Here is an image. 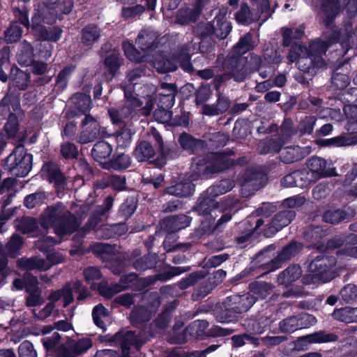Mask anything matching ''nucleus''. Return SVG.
Returning a JSON list of instances; mask_svg holds the SVG:
<instances>
[{
  "label": "nucleus",
  "instance_id": "7ed1b4c3",
  "mask_svg": "<svg viewBox=\"0 0 357 357\" xmlns=\"http://www.w3.org/2000/svg\"><path fill=\"white\" fill-rule=\"evenodd\" d=\"M247 56L236 51L228 53L226 56H224L223 54H219L215 63L217 65L220 64L225 72L218 74L212 80L213 89L218 91L222 85L231 79L236 82H244L246 79V70L245 68Z\"/></svg>",
  "mask_w": 357,
  "mask_h": 357
},
{
  "label": "nucleus",
  "instance_id": "412c9836",
  "mask_svg": "<svg viewBox=\"0 0 357 357\" xmlns=\"http://www.w3.org/2000/svg\"><path fill=\"white\" fill-rule=\"evenodd\" d=\"M213 176L234 167L233 159L227 157V152H215L209 156Z\"/></svg>",
  "mask_w": 357,
  "mask_h": 357
},
{
  "label": "nucleus",
  "instance_id": "4c0bfd02",
  "mask_svg": "<svg viewBox=\"0 0 357 357\" xmlns=\"http://www.w3.org/2000/svg\"><path fill=\"white\" fill-rule=\"evenodd\" d=\"M332 316L334 319L346 324L357 322V307L347 306L334 310Z\"/></svg>",
  "mask_w": 357,
  "mask_h": 357
},
{
  "label": "nucleus",
  "instance_id": "f03ea898",
  "mask_svg": "<svg viewBox=\"0 0 357 357\" xmlns=\"http://www.w3.org/2000/svg\"><path fill=\"white\" fill-rule=\"evenodd\" d=\"M39 224L43 229L52 228L55 234L63 237L76 231L80 223L69 211H62L56 206H50L40 214Z\"/></svg>",
  "mask_w": 357,
  "mask_h": 357
},
{
  "label": "nucleus",
  "instance_id": "a878e982",
  "mask_svg": "<svg viewBox=\"0 0 357 357\" xmlns=\"http://www.w3.org/2000/svg\"><path fill=\"white\" fill-rule=\"evenodd\" d=\"M356 98L351 102L348 101L343 107V112L347 122L345 128L349 132H357V89L355 90Z\"/></svg>",
  "mask_w": 357,
  "mask_h": 357
},
{
  "label": "nucleus",
  "instance_id": "ddd939ff",
  "mask_svg": "<svg viewBox=\"0 0 357 357\" xmlns=\"http://www.w3.org/2000/svg\"><path fill=\"white\" fill-rule=\"evenodd\" d=\"M190 267H179L169 266L162 272L155 274L152 278H141L138 280L137 284L140 286L139 289L144 290L147 287L155 283V281L166 282L174 276L181 275V273L190 271Z\"/></svg>",
  "mask_w": 357,
  "mask_h": 357
},
{
  "label": "nucleus",
  "instance_id": "4be33fe9",
  "mask_svg": "<svg viewBox=\"0 0 357 357\" xmlns=\"http://www.w3.org/2000/svg\"><path fill=\"white\" fill-rule=\"evenodd\" d=\"M123 63V59L121 58L119 52H112L107 54L103 60L105 76L110 80L116 77L119 74V69Z\"/></svg>",
  "mask_w": 357,
  "mask_h": 357
},
{
  "label": "nucleus",
  "instance_id": "1a4fd4ad",
  "mask_svg": "<svg viewBox=\"0 0 357 357\" xmlns=\"http://www.w3.org/2000/svg\"><path fill=\"white\" fill-rule=\"evenodd\" d=\"M338 340V335L333 333L319 331L298 337L293 342V350L301 351L307 350L310 344L333 342Z\"/></svg>",
  "mask_w": 357,
  "mask_h": 357
},
{
  "label": "nucleus",
  "instance_id": "4d7b16f0",
  "mask_svg": "<svg viewBox=\"0 0 357 357\" xmlns=\"http://www.w3.org/2000/svg\"><path fill=\"white\" fill-rule=\"evenodd\" d=\"M208 274V271L204 270L202 268V270L194 271L188 275L185 278L181 280L178 282V286L182 289H187L195 285L199 280L204 278Z\"/></svg>",
  "mask_w": 357,
  "mask_h": 357
},
{
  "label": "nucleus",
  "instance_id": "4468645a",
  "mask_svg": "<svg viewBox=\"0 0 357 357\" xmlns=\"http://www.w3.org/2000/svg\"><path fill=\"white\" fill-rule=\"evenodd\" d=\"M213 176L209 156L192 159L189 177L193 181L208 179Z\"/></svg>",
  "mask_w": 357,
  "mask_h": 357
},
{
  "label": "nucleus",
  "instance_id": "338daca9",
  "mask_svg": "<svg viewBox=\"0 0 357 357\" xmlns=\"http://www.w3.org/2000/svg\"><path fill=\"white\" fill-rule=\"evenodd\" d=\"M46 199L47 196L45 192L42 190H38L24 197V205L27 208L32 209L37 206L41 205Z\"/></svg>",
  "mask_w": 357,
  "mask_h": 357
},
{
  "label": "nucleus",
  "instance_id": "aec40b11",
  "mask_svg": "<svg viewBox=\"0 0 357 357\" xmlns=\"http://www.w3.org/2000/svg\"><path fill=\"white\" fill-rule=\"evenodd\" d=\"M219 207V203L215 197L207 194V190L200 195L196 204L193 207L194 211L199 215L208 216L211 213Z\"/></svg>",
  "mask_w": 357,
  "mask_h": 357
},
{
  "label": "nucleus",
  "instance_id": "dca6fc26",
  "mask_svg": "<svg viewBox=\"0 0 357 357\" xmlns=\"http://www.w3.org/2000/svg\"><path fill=\"white\" fill-rule=\"evenodd\" d=\"M42 176L49 183H54L56 188L66 185V178L59 165L52 161L45 162L41 168Z\"/></svg>",
  "mask_w": 357,
  "mask_h": 357
},
{
  "label": "nucleus",
  "instance_id": "0e129e2a",
  "mask_svg": "<svg viewBox=\"0 0 357 357\" xmlns=\"http://www.w3.org/2000/svg\"><path fill=\"white\" fill-rule=\"evenodd\" d=\"M61 335L54 332L52 336L46 337L42 340L43 345L45 351L50 356H54L57 351V349L60 345Z\"/></svg>",
  "mask_w": 357,
  "mask_h": 357
},
{
  "label": "nucleus",
  "instance_id": "13d9d810",
  "mask_svg": "<svg viewBox=\"0 0 357 357\" xmlns=\"http://www.w3.org/2000/svg\"><path fill=\"white\" fill-rule=\"evenodd\" d=\"M68 340L77 357L86 353L93 346V341L89 337H82L77 340L69 337Z\"/></svg>",
  "mask_w": 357,
  "mask_h": 357
},
{
  "label": "nucleus",
  "instance_id": "603ef678",
  "mask_svg": "<svg viewBox=\"0 0 357 357\" xmlns=\"http://www.w3.org/2000/svg\"><path fill=\"white\" fill-rule=\"evenodd\" d=\"M296 217V212L293 209L280 211L272 218L273 225L278 227L280 230L287 226Z\"/></svg>",
  "mask_w": 357,
  "mask_h": 357
},
{
  "label": "nucleus",
  "instance_id": "b1692460",
  "mask_svg": "<svg viewBox=\"0 0 357 357\" xmlns=\"http://www.w3.org/2000/svg\"><path fill=\"white\" fill-rule=\"evenodd\" d=\"M181 147L191 153H196L204 149L205 142L201 139H197L187 132H182L178 139Z\"/></svg>",
  "mask_w": 357,
  "mask_h": 357
},
{
  "label": "nucleus",
  "instance_id": "6ab92c4d",
  "mask_svg": "<svg viewBox=\"0 0 357 357\" xmlns=\"http://www.w3.org/2000/svg\"><path fill=\"white\" fill-rule=\"evenodd\" d=\"M307 167L315 177L319 178L335 176L334 169H327V163L325 159L320 157H312L307 160Z\"/></svg>",
  "mask_w": 357,
  "mask_h": 357
},
{
  "label": "nucleus",
  "instance_id": "cd10ccee",
  "mask_svg": "<svg viewBox=\"0 0 357 357\" xmlns=\"http://www.w3.org/2000/svg\"><path fill=\"white\" fill-rule=\"evenodd\" d=\"M100 29L96 24H88L82 28L80 33V43L83 46L91 47L100 38Z\"/></svg>",
  "mask_w": 357,
  "mask_h": 357
},
{
  "label": "nucleus",
  "instance_id": "ea45409f",
  "mask_svg": "<svg viewBox=\"0 0 357 357\" xmlns=\"http://www.w3.org/2000/svg\"><path fill=\"white\" fill-rule=\"evenodd\" d=\"M349 218V215L343 208H329L322 215V220L331 225H337Z\"/></svg>",
  "mask_w": 357,
  "mask_h": 357
},
{
  "label": "nucleus",
  "instance_id": "e2e57ef3",
  "mask_svg": "<svg viewBox=\"0 0 357 357\" xmlns=\"http://www.w3.org/2000/svg\"><path fill=\"white\" fill-rule=\"evenodd\" d=\"M146 10L154 11L155 10L148 9L147 1H146L145 6L142 4H137L132 6H123L121 10V15L125 20L134 19L137 17H139Z\"/></svg>",
  "mask_w": 357,
  "mask_h": 357
},
{
  "label": "nucleus",
  "instance_id": "c9c22d12",
  "mask_svg": "<svg viewBox=\"0 0 357 357\" xmlns=\"http://www.w3.org/2000/svg\"><path fill=\"white\" fill-rule=\"evenodd\" d=\"M328 234L327 229H324L321 226L310 225L306 227L303 232V238L312 244L316 245L321 243V240Z\"/></svg>",
  "mask_w": 357,
  "mask_h": 357
},
{
  "label": "nucleus",
  "instance_id": "5fc2aeb1",
  "mask_svg": "<svg viewBox=\"0 0 357 357\" xmlns=\"http://www.w3.org/2000/svg\"><path fill=\"white\" fill-rule=\"evenodd\" d=\"M44 6L61 10V13L70 14L74 8V0H43Z\"/></svg>",
  "mask_w": 357,
  "mask_h": 357
},
{
  "label": "nucleus",
  "instance_id": "a18cd8bd",
  "mask_svg": "<svg viewBox=\"0 0 357 357\" xmlns=\"http://www.w3.org/2000/svg\"><path fill=\"white\" fill-rule=\"evenodd\" d=\"M76 68V65L69 64L64 66L58 73L55 77V87L57 91L62 92L67 88L68 77L75 70Z\"/></svg>",
  "mask_w": 357,
  "mask_h": 357
},
{
  "label": "nucleus",
  "instance_id": "864d4df0",
  "mask_svg": "<svg viewBox=\"0 0 357 357\" xmlns=\"http://www.w3.org/2000/svg\"><path fill=\"white\" fill-rule=\"evenodd\" d=\"M290 46L287 59L289 62H296L298 65V61L306 57L305 54L307 55V47L302 43H298L297 42L291 43Z\"/></svg>",
  "mask_w": 357,
  "mask_h": 357
},
{
  "label": "nucleus",
  "instance_id": "6e6552de",
  "mask_svg": "<svg viewBox=\"0 0 357 357\" xmlns=\"http://www.w3.org/2000/svg\"><path fill=\"white\" fill-rule=\"evenodd\" d=\"M315 317L308 313H299L283 319L279 323V331L282 333L291 334L298 330L310 326Z\"/></svg>",
  "mask_w": 357,
  "mask_h": 357
},
{
  "label": "nucleus",
  "instance_id": "c03bdc74",
  "mask_svg": "<svg viewBox=\"0 0 357 357\" xmlns=\"http://www.w3.org/2000/svg\"><path fill=\"white\" fill-rule=\"evenodd\" d=\"M262 178V174L255 169H246L243 173L241 178V186L243 188L253 186L254 190H257L261 188L259 181Z\"/></svg>",
  "mask_w": 357,
  "mask_h": 357
},
{
  "label": "nucleus",
  "instance_id": "f704fd0d",
  "mask_svg": "<svg viewBox=\"0 0 357 357\" xmlns=\"http://www.w3.org/2000/svg\"><path fill=\"white\" fill-rule=\"evenodd\" d=\"M152 312L144 305H135L130 314V321L133 326L142 325L150 321Z\"/></svg>",
  "mask_w": 357,
  "mask_h": 357
},
{
  "label": "nucleus",
  "instance_id": "c85d7f7f",
  "mask_svg": "<svg viewBox=\"0 0 357 357\" xmlns=\"http://www.w3.org/2000/svg\"><path fill=\"white\" fill-rule=\"evenodd\" d=\"M136 44L144 52L155 50L159 47V41L155 35L142 30L135 40Z\"/></svg>",
  "mask_w": 357,
  "mask_h": 357
},
{
  "label": "nucleus",
  "instance_id": "f257e3e1",
  "mask_svg": "<svg viewBox=\"0 0 357 357\" xmlns=\"http://www.w3.org/2000/svg\"><path fill=\"white\" fill-rule=\"evenodd\" d=\"M256 298L250 293L234 294L215 304L213 314L222 324L237 322L255 303Z\"/></svg>",
  "mask_w": 357,
  "mask_h": 357
},
{
  "label": "nucleus",
  "instance_id": "423d86ee",
  "mask_svg": "<svg viewBox=\"0 0 357 357\" xmlns=\"http://www.w3.org/2000/svg\"><path fill=\"white\" fill-rule=\"evenodd\" d=\"M33 155L22 147L15 148L4 160L3 169L15 177H25L32 169Z\"/></svg>",
  "mask_w": 357,
  "mask_h": 357
},
{
  "label": "nucleus",
  "instance_id": "f3484780",
  "mask_svg": "<svg viewBox=\"0 0 357 357\" xmlns=\"http://www.w3.org/2000/svg\"><path fill=\"white\" fill-rule=\"evenodd\" d=\"M31 28V32L38 41L57 43L62 37L63 29L58 25Z\"/></svg>",
  "mask_w": 357,
  "mask_h": 357
},
{
  "label": "nucleus",
  "instance_id": "774afa93",
  "mask_svg": "<svg viewBox=\"0 0 357 357\" xmlns=\"http://www.w3.org/2000/svg\"><path fill=\"white\" fill-rule=\"evenodd\" d=\"M30 73L17 68L16 73L12 79L13 86L19 90L24 91L29 86Z\"/></svg>",
  "mask_w": 357,
  "mask_h": 357
},
{
  "label": "nucleus",
  "instance_id": "680f3d73",
  "mask_svg": "<svg viewBox=\"0 0 357 357\" xmlns=\"http://www.w3.org/2000/svg\"><path fill=\"white\" fill-rule=\"evenodd\" d=\"M23 33L22 28L17 22H10L9 26L4 32L5 40L7 43H14L20 40Z\"/></svg>",
  "mask_w": 357,
  "mask_h": 357
},
{
  "label": "nucleus",
  "instance_id": "7c9ffc66",
  "mask_svg": "<svg viewBox=\"0 0 357 357\" xmlns=\"http://www.w3.org/2000/svg\"><path fill=\"white\" fill-rule=\"evenodd\" d=\"M227 272L223 269L214 271L209 276L205 284H202L199 288V292L203 296H207L218 285L221 284L226 278Z\"/></svg>",
  "mask_w": 357,
  "mask_h": 357
},
{
  "label": "nucleus",
  "instance_id": "79ce46f5",
  "mask_svg": "<svg viewBox=\"0 0 357 357\" xmlns=\"http://www.w3.org/2000/svg\"><path fill=\"white\" fill-rule=\"evenodd\" d=\"M112 146L106 141L97 142L91 149V155L97 162H101L111 155Z\"/></svg>",
  "mask_w": 357,
  "mask_h": 357
},
{
  "label": "nucleus",
  "instance_id": "2f4dec72",
  "mask_svg": "<svg viewBox=\"0 0 357 357\" xmlns=\"http://www.w3.org/2000/svg\"><path fill=\"white\" fill-rule=\"evenodd\" d=\"M158 263H161L158 255L155 253L149 252L134 260L132 267L137 271L142 272L148 269L155 268Z\"/></svg>",
  "mask_w": 357,
  "mask_h": 357
},
{
  "label": "nucleus",
  "instance_id": "3c124183",
  "mask_svg": "<svg viewBox=\"0 0 357 357\" xmlns=\"http://www.w3.org/2000/svg\"><path fill=\"white\" fill-rule=\"evenodd\" d=\"M108 167L116 171H123L131 165L130 157L125 153L114 155L107 163Z\"/></svg>",
  "mask_w": 357,
  "mask_h": 357
},
{
  "label": "nucleus",
  "instance_id": "2eb2a0df",
  "mask_svg": "<svg viewBox=\"0 0 357 357\" xmlns=\"http://www.w3.org/2000/svg\"><path fill=\"white\" fill-rule=\"evenodd\" d=\"M83 130L80 132L78 142L80 144H87L94 141L100 135V124L91 114H86L82 121Z\"/></svg>",
  "mask_w": 357,
  "mask_h": 357
},
{
  "label": "nucleus",
  "instance_id": "8fccbe9b",
  "mask_svg": "<svg viewBox=\"0 0 357 357\" xmlns=\"http://www.w3.org/2000/svg\"><path fill=\"white\" fill-rule=\"evenodd\" d=\"M305 27L303 25L297 27L294 31L291 28L282 29V45L284 47H289L293 40H301L304 35Z\"/></svg>",
  "mask_w": 357,
  "mask_h": 357
},
{
  "label": "nucleus",
  "instance_id": "bb28decb",
  "mask_svg": "<svg viewBox=\"0 0 357 357\" xmlns=\"http://www.w3.org/2000/svg\"><path fill=\"white\" fill-rule=\"evenodd\" d=\"M153 67L159 73L174 72L177 69V62L175 56L164 54H158L153 61Z\"/></svg>",
  "mask_w": 357,
  "mask_h": 357
},
{
  "label": "nucleus",
  "instance_id": "473e14b6",
  "mask_svg": "<svg viewBox=\"0 0 357 357\" xmlns=\"http://www.w3.org/2000/svg\"><path fill=\"white\" fill-rule=\"evenodd\" d=\"M114 338H116V344L120 345L123 353H127V356L130 347L136 345L138 341L137 335L132 331H127L126 332L119 331L114 334Z\"/></svg>",
  "mask_w": 357,
  "mask_h": 357
},
{
  "label": "nucleus",
  "instance_id": "69168bd1",
  "mask_svg": "<svg viewBox=\"0 0 357 357\" xmlns=\"http://www.w3.org/2000/svg\"><path fill=\"white\" fill-rule=\"evenodd\" d=\"M283 141L279 138H271L264 143L260 149L261 154L278 153L283 146Z\"/></svg>",
  "mask_w": 357,
  "mask_h": 357
},
{
  "label": "nucleus",
  "instance_id": "09e8293b",
  "mask_svg": "<svg viewBox=\"0 0 357 357\" xmlns=\"http://www.w3.org/2000/svg\"><path fill=\"white\" fill-rule=\"evenodd\" d=\"M137 207V200L134 197H127L120 205L118 215L124 221L128 220L133 215Z\"/></svg>",
  "mask_w": 357,
  "mask_h": 357
},
{
  "label": "nucleus",
  "instance_id": "20e7f679",
  "mask_svg": "<svg viewBox=\"0 0 357 357\" xmlns=\"http://www.w3.org/2000/svg\"><path fill=\"white\" fill-rule=\"evenodd\" d=\"M337 263V259L332 255L319 254L311 259L307 266L310 273L303 276L301 280L303 284H315L326 283L335 278L333 268Z\"/></svg>",
  "mask_w": 357,
  "mask_h": 357
},
{
  "label": "nucleus",
  "instance_id": "39448f33",
  "mask_svg": "<svg viewBox=\"0 0 357 357\" xmlns=\"http://www.w3.org/2000/svg\"><path fill=\"white\" fill-rule=\"evenodd\" d=\"M192 218L185 214L173 215L163 218L160 224L163 231L168 233L163 242L164 249L167 252L189 250L192 247L190 243H174L171 242L172 234L190 226Z\"/></svg>",
  "mask_w": 357,
  "mask_h": 357
},
{
  "label": "nucleus",
  "instance_id": "9d476101",
  "mask_svg": "<svg viewBox=\"0 0 357 357\" xmlns=\"http://www.w3.org/2000/svg\"><path fill=\"white\" fill-rule=\"evenodd\" d=\"M349 1V0H343ZM342 9V0H321L319 10L320 22L326 29L332 28Z\"/></svg>",
  "mask_w": 357,
  "mask_h": 357
},
{
  "label": "nucleus",
  "instance_id": "6e6d98bb",
  "mask_svg": "<svg viewBox=\"0 0 357 357\" xmlns=\"http://www.w3.org/2000/svg\"><path fill=\"white\" fill-rule=\"evenodd\" d=\"M211 22L214 27V36L220 40L225 39L232 30L229 21L213 20Z\"/></svg>",
  "mask_w": 357,
  "mask_h": 357
},
{
  "label": "nucleus",
  "instance_id": "0eeeda50",
  "mask_svg": "<svg viewBox=\"0 0 357 357\" xmlns=\"http://www.w3.org/2000/svg\"><path fill=\"white\" fill-rule=\"evenodd\" d=\"M328 43L321 38L312 40L307 48L305 58L298 61V67L303 73H315L319 68L326 66L323 55L326 54L329 48Z\"/></svg>",
  "mask_w": 357,
  "mask_h": 357
},
{
  "label": "nucleus",
  "instance_id": "c756f323",
  "mask_svg": "<svg viewBox=\"0 0 357 357\" xmlns=\"http://www.w3.org/2000/svg\"><path fill=\"white\" fill-rule=\"evenodd\" d=\"M307 155V152L299 146L285 147L280 155L281 161L285 164H291L303 160Z\"/></svg>",
  "mask_w": 357,
  "mask_h": 357
},
{
  "label": "nucleus",
  "instance_id": "58836bf2",
  "mask_svg": "<svg viewBox=\"0 0 357 357\" xmlns=\"http://www.w3.org/2000/svg\"><path fill=\"white\" fill-rule=\"evenodd\" d=\"M17 61L21 66H29L34 61L33 47L30 43L24 40L20 45L17 55Z\"/></svg>",
  "mask_w": 357,
  "mask_h": 357
},
{
  "label": "nucleus",
  "instance_id": "72a5a7b5",
  "mask_svg": "<svg viewBox=\"0 0 357 357\" xmlns=\"http://www.w3.org/2000/svg\"><path fill=\"white\" fill-rule=\"evenodd\" d=\"M158 156L151 161V165L157 168L163 167L168 160H173L178 156L176 148L166 146L165 144L162 149H158Z\"/></svg>",
  "mask_w": 357,
  "mask_h": 357
},
{
  "label": "nucleus",
  "instance_id": "a211bd4d",
  "mask_svg": "<svg viewBox=\"0 0 357 357\" xmlns=\"http://www.w3.org/2000/svg\"><path fill=\"white\" fill-rule=\"evenodd\" d=\"M195 185L193 181L188 176L183 178L175 184L166 187L163 189V194H168L177 197H188L194 194Z\"/></svg>",
  "mask_w": 357,
  "mask_h": 357
},
{
  "label": "nucleus",
  "instance_id": "052dcab7",
  "mask_svg": "<svg viewBox=\"0 0 357 357\" xmlns=\"http://www.w3.org/2000/svg\"><path fill=\"white\" fill-rule=\"evenodd\" d=\"M165 86H168L171 90H172V93L169 95H165L162 93H159L158 100V108H164V109H172V107L174 105L175 97L178 93L177 86L176 84H165Z\"/></svg>",
  "mask_w": 357,
  "mask_h": 357
},
{
  "label": "nucleus",
  "instance_id": "f8f14e48",
  "mask_svg": "<svg viewBox=\"0 0 357 357\" xmlns=\"http://www.w3.org/2000/svg\"><path fill=\"white\" fill-rule=\"evenodd\" d=\"M66 14L61 13V10L44 6L40 9H34L31 17V28L36 26H45L44 24L52 25L57 20H63Z\"/></svg>",
  "mask_w": 357,
  "mask_h": 357
},
{
  "label": "nucleus",
  "instance_id": "e433bc0d",
  "mask_svg": "<svg viewBox=\"0 0 357 357\" xmlns=\"http://www.w3.org/2000/svg\"><path fill=\"white\" fill-rule=\"evenodd\" d=\"M192 53L190 52V47L185 45L181 46L175 58L176 59L177 65L179 64L181 69L188 73L192 74L195 70L191 63V56Z\"/></svg>",
  "mask_w": 357,
  "mask_h": 357
},
{
  "label": "nucleus",
  "instance_id": "5701e85b",
  "mask_svg": "<svg viewBox=\"0 0 357 357\" xmlns=\"http://www.w3.org/2000/svg\"><path fill=\"white\" fill-rule=\"evenodd\" d=\"M132 154L138 162H148L151 165V161L154 159L155 151L151 142L142 140L137 142Z\"/></svg>",
  "mask_w": 357,
  "mask_h": 357
},
{
  "label": "nucleus",
  "instance_id": "393cba45",
  "mask_svg": "<svg viewBox=\"0 0 357 357\" xmlns=\"http://www.w3.org/2000/svg\"><path fill=\"white\" fill-rule=\"evenodd\" d=\"M302 269L298 264H291L278 275V282L280 284L288 287L302 275Z\"/></svg>",
  "mask_w": 357,
  "mask_h": 357
},
{
  "label": "nucleus",
  "instance_id": "de8ad7c7",
  "mask_svg": "<svg viewBox=\"0 0 357 357\" xmlns=\"http://www.w3.org/2000/svg\"><path fill=\"white\" fill-rule=\"evenodd\" d=\"M24 244V238L17 234L11 236L9 241L5 245V250L10 258L15 259L20 255V250Z\"/></svg>",
  "mask_w": 357,
  "mask_h": 357
},
{
  "label": "nucleus",
  "instance_id": "37998d69",
  "mask_svg": "<svg viewBox=\"0 0 357 357\" xmlns=\"http://www.w3.org/2000/svg\"><path fill=\"white\" fill-rule=\"evenodd\" d=\"M235 183L233 180L229 178L221 179L216 182L213 185L208 188L207 194H209L213 197H218L220 195L227 193L233 189Z\"/></svg>",
  "mask_w": 357,
  "mask_h": 357
},
{
  "label": "nucleus",
  "instance_id": "bf43d9fd",
  "mask_svg": "<svg viewBox=\"0 0 357 357\" xmlns=\"http://www.w3.org/2000/svg\"><path fill=\"white\" fill-rule=\"evenodd\" d=\"M212 89L215 90L212 82L210 84L202 83L195 92L196 105H199L206 102L212 95Z\"/></svg>",
  "mask_w": 357,
  "mask_h": 357
},
{
  "label": "nucleus",
  "instance_id": "a19ab883",
  "mask_svg": "<svg viewBox=\"0 0 357 357\" xmlns=\"http://www.w3.org/2000/svg\"><path fill=\"white\" fill-rule=\"evenodd\" d=\"M244 326L250 335H260L267 330L270 321L267 317L257 319H249L245 321Z\"/></svg>",
  "mask_w": 357,
  "mask_h": 357
},
{
  "label": "nucleus",
  "instance_id": "49530a36",
  "mask_svg": "<svg viewBox=\"0 0 357 357\" xmlns=\"http://www.w3.org/2000/svg\"><path fill=\"white\" fill-rule=\"evenodd\" d=\"M248 289L252 295L256 298V301L258 298H266L272 291L271 285L263 281H254L250 283Z\"/></svg>",
  "mask_w": 357,
  "mask_h": 357
},
{
  "label": "nucleus",
  "instance_id": "9b49d317",
  "mask_svg": "<svg viewBox=\"0 0 357 357\" xmlns=\"http://www.w3.org/2000/svg\"><path fill=\"white\" fill-rule=\"evenodd\" d=\"M302 250V245L296 241H291L278 252L277 255L267 263V269L275 271L282 267V264L296 257Z\"/></svg>",
  "mask_w": 357,
  "mask_h": 357
}]
</instances>
